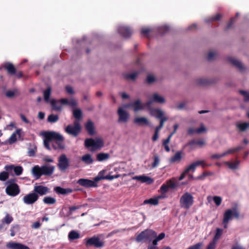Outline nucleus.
Here are the masks:
<instances>
[{
  "instance_id": "obj_1",
  "label": "nucleus",
  "mask_w": 249,
  "mask_h": 249,
  "mask_svg": "<svg viewBox=\"0 0 249 249\" xmlns=\"http://www.w3.org/2000/svg\"><path fill=\"white\" fill-rule=\"evenodd\" d=\"M42 136L44 137V145L45 147L51 150L50 142H52V147L54 150H63L65 148L64 137L59 133L54 131L43 132Z\"/></svg>"
},
{
  "instance_id": "obj_2",
  "label": "nucleus",
  "mask_w": 249,
  "mask_h": 249,
  "mask_svg": "<svg viewBox=\"0 0 249 249\" xmlns=\"http://www.w3.org/2000/svg\"><path fill=\"white\" fill-rule=\"evenodd\" d=\"M54 170V167L53 166L43 165L39 167L38 165H36L32 168V172L36 178L38 179L43 175L46 176L52 175Z\"/></svg>"
},
{
  "instance_id": "obj_3",
  "label": "nucleus",
  "mask_w": 249,
  "mask_h": 249,
  "mask_svg": "<svg viewBox=\"0 0 249 249\" xmlns=\"http://www.w3.org/2000/svg\"><path fill=\"white\" fill-rule=\"evenodd\" d=\"M194 202L193 196L190 193L186 192L180 198V206L182 208L188 210L193 206Z\"/></svg>"
},
{
  "instance_id": "obj_4",
  "label": "nucleus",
  "mask_w": 249,
  "mask_h": 249,
  "mask_svg": "<svg viewBox=\"0 0 249 249\" xmlns=\"http://www.w3.org/2000/svg\"><path fill=\"white\" fill-rule=\"evenodd\" d=\"M85 146L88 148L91 147L92 151H95L101 148L104 146V142L102 139L99 138L86 139L85 141Z\"/></svg>"
},
{
  "instance_id": "obj_5",
  "label": "nucleus",
  "mask_w": 249,
  "mask_h": 249,
  "mask_svg": "<svg viewBox=\"0 0 249 249\" xmlns=\"http://www.w3.org/2000/svg\"><path fill=\"white\" fill-rule=\"evenodd\" d=\"M84 244L87 248L94 247L96 248H102L105 245L104 242L101 240L98 236L95 235L89 238H85Z\"/></svg>"
},
{
  "instance_id": "obj_6",
  "label": "nucleus",
  "mask_w": 249,
  "mask_h": 249,
  "mask_svg": "<svg viewBox=\"0 0 249 249\" xmlns=\"http://www.w3.org/2000/svg\"><path fill=\"white\" fill-rule=\"evenodd\" d=\"M2 68L7 71V73L10 76H15L20 79L23 76L22 71H17L13 64L11 62H5L2 65Z\"/></svg>"
},
{
  "instance_id": "obj_7",
  "label": "nucleus",
  "mask_w": 249,
  "mask_h": 249,
  "mask_svg": "<svg viewBox=\"0 0 249 249\" xmlns=\"http://www.w3.org/2000/svg\"><path fill=\"white\" fill-rule=\"evenodd\" d=\"M157 236V233L152 230H145L139 233L137 237L136 241L138 242L151 241Z\"/></svg>"
},
{
  "instance_id": "obj_8",
  "label": "nucleus",
  "mask_w": 249,
  "mask_h": 249,
  "mask_svg": "<svg viewBox=\"0 0 249 249\" xmlns=\"http://www.w3.org/2000/svg\"><path fill=\"white\" fill-rule=\"evenodd\" d=\"M233 216L237 219L239 218V213L238 212L237 209L236 208H234L233 210H227L224 213L223 220V224L228 223L229 221L232 219Z\"/></svg>"
},
{
  "instance_id": "obj_9",
  "label": "nucleus",
  "mask_w": 249,
  "mask_h": 249,
  "mask_svg": "<svg viewBox=\"0 0 249 249\" xmlns=\"http://www.w3.org/2000/svg\"><path fill=\"white\" fill-rule=\"evenodd\" d=\"M66 132L74 136H77L81 131V126L78 121H74L73 125L69 124L65 128Z\"/></svg>"
},
{
  "instance_id": "obj_10",
  "label": "nucleus",
  "mask_w": 249,
  "mask_h": 249,
  "mask_svg": "<svg viewBox=\"0 0 249 249\" xmlns=\"http://www.w3.org/2000/svg\"><path fill=\"white\" fill-rule=\"evenodd\" d=\"M98 181H96L95 177L93 180L87 178H80L77 181V183L80 185L87 188L97 187Z\"/></svg>"
},
{
  "instance_id": "obj_11",
  "label": "nucleus",
  "mask_w": 249,
  "mask_h": 249,
  "mask_svg": "<svg viewBox=\"0 0 249 249\" xmlns=\"http://www.w3.org/2000/svg\"><path fill=\"white\" fill-rule=\"evenodd\" d=\"M20 189L18 184H11L7 185L5 192L6 194L11 196H15L20 193Z\"/></svg>"
},
{
  "instance_id": "obj_12",
  "label": "nucleus",
  "mask_w": 249,
  "mask_h": 249,
  "mask_svg": "<svg viewBox=\"0 0 249 249\" xmlns=\"http://www.w3.org/2000/svg\"><path fill=\"white\" fill-rule=\"evenodd\" d=\"M38 198L39 196L36 193H30L23 197V201L27 205H32L35 203Z\"/></svg>"
},
{
  "instance_id": "obj_13",
  "label": "nucleus",
  "mask_w": 249,
  "mask_h": 249,
  "mask_svg": "<svg viewBox=\"0 0 249 249\" xmlns=\"http://www.w3.org/2000/svg\"><path fill=\"white\" fill-rule=\"evenodd\" d=\"M69 166V160L65 154H62L58 159V167L60 170L65 171Z\"/></svg>"
},
{
  "instance_id": "obj_14",
  "label": "nucleus",
  "mask_w": 249,
  "mask_h": 249,
  "mask_svg": "<svg viewBox=\"0 0 249 249\" xmlns=\"http://www.w3.org/2000/svg\"><path fill=\"white\" fill-rule=\"evenodd\" d=\"M117 31L122 36L125 38L130 37L133 33L130 28L124 26H119Z\"/></svg>"
},
{
  "instance_id": "obj_15",
  "label": "nucleus",
  "mask_w": 249,
  "mask_h": 249,
  "mask_svg": "<svg viewBox=\"0 0 249 249\" xmlns=\"http://www.w3.org/2000/svg\"><path fill=\"white\" fill-rule=\"evenodd\" d=\"M34 193H36L38 196H42L49 193V189L42 185H36L34 188Z\"/></svg>"
},
{
  "instance_id": "obj_16",
  "label": "nucleus",
  "mask_w": 249,
  "mask_h": 249,
  "mask_svg": "<svg viewBox=\"0 0 249 249\" xmlns=\"http://www.w3.org/2000/svg\"><path fill=\"white\" fill-rule=\"evenodd\" d=\"M6 246L9 249H30L29 247L24 244L14 242L7 243Z\"/></svg>"
},
{
  "instance_id": "obj_17",
  "label": "nucleus",
  "mask_w": 249,
  "mask_h": 249,
  "mask_svg": "<svg viewBox=\"0 0 249 249\" xmlns=\"http://www.w3.org/2000/svg\"><path fill=\"white\" fill-rule=\"evenodd\" d=\"M118 114L119 115V122H126L129 119V114L122 107H119L118 110Z\"/></svg>"
},
{
  "instance_id": "obj_18",
  "label": "nucleus",
  "mask_w": 249,
  "mask_h": 249,
  "mask_svg": "<svg viewBox=\"0 0 249 249\" xmlns=\"http://www.w3.org/2000/svg\"><path fill=\"white\" fill-rule=\"evenodd\" d=\"M4 169L7 172H11L12 170H14V173L17 176L20 175L23 172V168L21 166L6 165L5 166Z\"/></svg>"
},
{
  "instance_id": "obj_19",
  "label": "nucleus",
  "mask_w": 249,
  "mask_h": 249,
  "mask_svg": "<svg viewBox=\"0 0 249 249\" xmlns=\"http://www.w3.org/2000/svg\"><path fill=\"white\" fill-rule=\"evenodd\" d=\"M133 179L140 181L142 183H146L148 184H152L153 182V179L150 177L144 175L135 176L133 177Z\"/></svg>"
},
{
  "instance_id": "obj_20",
  "label": "nucleus",
  "mask_w": 249,
  "mask_h": 249,
  "mask_svg": "<svg viewBox=\"0 0 249 249\" xmlns=\"http://www.w3.org/2000/svg\"><path fill=\"white\" fill-rule=\"evenodd\" d=\"M235 126L239 132H244L249 128V122H236Z\"/></svg>"
},
{
  "instance_id": "obj_21",
  "label": "nucleus",
  "mask_w": 249,
  "mask_h": 249,
  "mask_svg": "<svg viewBox=\"0 0 249 249\" xmlns=\"http://www.w3.org/2000/svg\"><path fill=\"white\" fill-rule=\"evenodd\" d=\"M85 129L90 135H93L95 134L94 126L93 123L90 120H89L86 123Z\"/></svg>"
},
{
  "instance_id": "obj_22",
  "label": "nucleus",
  "mask_w": 249,
  "mask_h": 249,
  "mask_svg": "<svg viewBox=\"0 0 249 249\" xmlns=\"http://www.w3.org/2000/svg\"><path fill=\"white\" fill-rule=\"evenodd\" d=\"M50 103L53 110L60 111L61 110L62 104L61 103V99L59 100L52 99Z\"/></svg>"
},
{
  "instance_id": "obj_23",
  "label": "nucleus",
  "mask_w": 249,
  "mask_h": 249,
  "mask_svg": "<svg viewBox=\"0 0 249 249\" xmlns=\"http://www.w3.org/2000/svg\"><path fill=\"white\" fill-rule=\"evenodd\" d=\"M54 191L57 194H61L63 195L71 193L73 191V190L71 188H63L60 186L55 187L54 188Z\"/></svg>"
},
{
  "instance_id": "obj_24",
  "label": "nucleus",
  "mask_w": 249,
  "mask_h": 249,
  "mask_svg": "<svg viewBox=\"0 0 249 249\" xmlns=\"http://www.w3.org/2000/svg\"><path fill=\"white\" fill-rule=\"evenodd\" d=\"M182 151H177L175 154L170 159V162L175 163L176 162H180L182 159Z\"/></svg>"
},
{
  "instance_id": "obj_25",
  "label": "nucleus",
  "mask_w": 249,
  "mask_h": 249,
  "mask_svg": "<svg viewBox=\"0 0 249 249\" xmlns=\"http://www.w3.org/2000/svg\"><path fill=\"white\" fill-rule=\"evenodd\" d=\"M150 113L151 116L158 119L160 118L163 116V112L161 110L157 108H151Z\"/></svg>"
},
{
  "instance_id": "obj_26",
  "label": "nucleus",
  "mask_w": 249,
  "mask_h": 249,
  "mask_svg": "<svg viewBox=\"0 0 249 249\" xmlns=\"http://www.w3.org/2000/svg\"><path fill=\"white\" fill-rule=\"evenodd\" d=\"M229 61L240 71H242L245 69V68L243 66L242 63L238 60H236L232 57H230L229 58Z\"/></svg>"
},
{
  "instance_id": "obj_27",
  "label": "nucleus",
  "mask_w": 249,
  "mask_h": 249,
  "mask_svg": "<svg viewBox=\"0 0 249 249\" xmlns=\"http://www.w3.org/2000/svg\"><path fill=\"white\" fill-rule=\"evenodd\" d=\"M61 103L63 105H67L72 107H74L77 106V102L73 99L69 100L66 98H62L61 99Z\"/></svg>"
},
{
  "instance_id": "obj_28",
  "label": "nucleus",
  "mask_w": 249,
  "mask_h": 249,
  "mask_svg": "<svg viewBox=\"0 0 249 249\" xmlns=\"http://www.w3.org/2000/svg\"><path fill=\"white\" fill-rule=\"evenodd\" d=\"M81 160L86 164H90L93 163L94 160L91 155L89 154H87L83 156L81 158Z\"/></svg>"
},
{
  "instance_id": "obj_29",
  "label": "nucleus",
  "mask_w": 249,
  "mask_h": 249,
  "mask_svg": "<svg viewBox=\"0 0 249 249\" xmlns=\"http://www.w3.org/2000/svg\"><path fill=\"white\" fill-rule=\"evenodd\" d=\"M109 157V154L108 153H100L96 155V160L100 162L107 160Z\"/></svg>"
},
{
  "instance_id": "obj_30",
  "label": "nucleus",
  "mask_w": 249,
  "mask_h": 249,
  "mask_svg": "<svg viewBox=\"0 0 249 249\" xmlns=\"http://www.w3.org/2000/svg\"><path fill=\"white\" fill-rule=\"evenodd\" d=\"M130 106L133 107L134 111H137L143 108V106L140 100H137L134 102L130 104Z\"/></svg>"
},
{
  "instance_id": "obj_31",
  "label": "nucleus",
  "mask_w": 249,
  "mask_h": 249,
  "mask_svg": "<svg viewBox=\"0 0 249 249\" xmlns=\"http://www.w3.org/2000/svg\"><path fill=\"white\" fill-rule=\"evenodd\" d=\"M161 196H159L155 198H151L149 199H146L144 201V204H150L153 205H157L159 204V200L160 198H161Z\"/></svg>"
},
{
  "instance_id": "obj_32",
  "label": "nucleus",
  "mask_w": 249,
  "mask_h": 249,
  "mask_svg": "<svg viewBox=\"0 0 249 249\" xmlns=\"http://www.w3.org/2000/svg\"><path fill=\"white\" fill-rule=\"evenodd\" d=\"M119 175H116L114 176L111 175H107L106 176H97L96 177V181H100L102 179H108L109 180H111L115 178H117L119 177Z\"/></svg>"
},
{
  "instance_id": "obj_33",
  "label": "nucleus",
  "mask_w": 249,
  "mask_h": 249,
  "mask_svg": "<svg viewBox=\"0 0 249 249\" xmlns=\"http://www.w3.org/2000/svg\"><path fill=\"white\" fill-rule=\"evenodd\" d=\"M134 123L139 125L143 124L148 125L149 124L148 121L144 117H136L134 120Z\"/></svg>"
},
{
  "instance_id": "obj_34",
  "label": "nucleus",
  "mask_w": 249,
  "mask_h": 249,
  "mask_svg": "<svg viewBox=\"0 0 249 249\" xmlns=\"http://www.w3.org/2000/svg\"><path fill=\"white\" fill-rule=\"evenodd\" d=\"M244 147L243 146H237V147H236L235 148L229 149L227 151L223 152V154H224V157L227 156V155L231 154H233L234 153L238 152L240 150H241L243 149H244Z\"/></svg>"
},
{
  "instance_id": "obj_35",
  "label": "nucleus",
  "mask_w": 249,
  "mask_h": 249,
  "mask_svg": "<svg viewBox=\"0 0 249 249\" xmlns=\"http://www.w3.org/2000/svg\"><path fill=\"white\" fill-rule=\"evenodd\" d=\"M20 135V130L18 129L16 131V133H13L10 138L8 139V142L9 144H11L14 143L17 141V135L16 134Z\"/></svg>"
},
{
  "instance_id": "obj_36",
  "label": "nucleus",
  "mask_w": 249,
  "mask_h": 249,
  "mask_svg": "<svg viewBox=\"0 0 249 249\" xmlns=\"http://www.w3.org/2000/svg\"><path fill=\"white\" fill-rule=\"evenodd\" d=\"M152 99L154 102L157 103H163L165 101L164 98L157 93L153 94Z\"/></svg>"
},
{
  "instance_id": "obj_37",
  "label": "nucleus",
  "mask_w": 249,
  "mask_h": 249,
  "mask_svg": "<svg viewBox=\"0 0 249 249\" xmlns=\"http://www.w3.org/2000/svg\"><path fill=\"white\" fill-rule=\"evenodd\" d=\"M222 15L221 14L217 13L215 16H212L205 20L206 22H212L214 21L219 20L222 18Z\"/></svg>"
},
{
  "instance_id": "obj_38",
  "label": "nucleus",
  "mask_w": 249,
  "mask_h": 249,
  "mask_svg": "<svg viewBox=\"0 0 249 249\" xmlns=\"http://www.w3.org/2000/svg\"><path fill=\"white\" fill-rule=\"evenodd\" d=\"M68 237L70 240H73L79 238L80 234L78 232L72 231L69 232Z\"/></svg>"
},
{
  "instance_id": "obj_39",
  "label": "nucleus",
  "mask_w": 249,
  "mask_h": 249,
  "mask_svg": "<svg viewBox=\"0 0 249 249\" xmlns=\"http://www.w3.org/2000/svg\"><path fill=\"white\" fill-rule=\"evenodd\" d=\"M240 163V161L236 160L234 162H230L229 161L225 162V164L227 165L229 168L231 169H236L237 168L238 165Z\"/></svg>"
},
{
  "instance_id": "obj_40",
  "label": "nucleus",
  "mask_w": 249,
  "mask_h": 249,
  "mask_svg": "<svg viewBox=\"0 0 249 249\" xmlns=\"http://www.w3.org/2000/svg\"><path fill=\"white\" fill-rule=\"evenodd\" d=\"M18 94V91L17 89H15L14 90H8L5 92V95L8 98H13L16 95Z\"/></svg>"
},
{
  "instance_id": "obj_41",
  "label": "nucleus",
  "mask_w": 249,
  "mask_h": 249,
  "mask_svg": "<svg viewBox=\"0 0 249 249\" xmlns=\"http://www.w3.org/2000/svg\"><path fill=\"white\" fill-rule=\"evenodd\" d=\"M43 201L45 204L51 205L55 203L56 199L51 196H47L43 198Z\"/></svg>"
},
{
  "instance_id": "obj_42",
  "label": "nucleus",
  "mask_w": 249,
  "mask_h": 249,
  "mask_svg": "<svg viewBox=\"0 0 249 249\" xmlns=\"http://www.w3.org/2000/svg\"><path fill=\"white\" fill-rule=\"evenodd\" d=\"M51 93V88L50 87H48L47 89L43 91L44 98L46 102L49 101Z\"/></svg>"
},
{
  "instance_id": "obj_43",
  "label": "nucleus",
  "mask_w": 249,
  "mask_h": 249,
  "mask_svg": "<svg viewBox=\"0 0 249 249\" xmlns=\"http://www.w3.org/2000/svg\"><path fill=\"white\" fill-rule=\"evenodd\" d=\"M222 232H223L222 229H221L219 228H217L216 230V233H215V234L213 238V241H214V242L216 243V242L217 241V240L220 239V238L222 234Z\"/></svg>"
},
{
  "instance_id": "obj_44",
  "label": "nucleus",
  "mask_w": 249,
  "mask_h": 249,
  "mask_svg": "<svg viewBox=\"0 0 249 249\" xmlns=\"http://www.w3.org/2000/svg\"><path fill=\"white\" fill-rule=\"evenodd\" d=\"M169 30V28L167 26H163L158 27L157 30L158 32L160 35H164L167 33Z\"/></svg>"
},
{
  "instance_id": "obj_45",
  "label": "nucleus",
  "mask_w": 249,
  "mask_h": 249,
  "mask_svg": "<svg viewBox=\"0 0 249 249\" xmlns=\"http://www.w3.org/2000/svg\"><path fill=\"white\" fill-rule=\"evenodd\" d=\"M73 115L75 119L80 120L82 116L81 110L78 108L74 109L73 111Z\"/></svg>"
},
{
  "instance_id": "obj_46",
  "label": "nucleus",
  "mask_w": 249,
  "mask_h": 249,
  "mask_svg": "<svg viewBox=\"0 0 249 249\" xmlns=\"http://www.w3.org/2000/svg\"><path fill=\"white\" fill-rule=\"evenodd\" d=\"M13 217L10 216L9 214H7L2 219V223L1 224L6 223L7 224H9L13 221Z\"/></svg>"
},
{
  "instance_id": "obj_47",
  "label": "nucleus",
  "mask_w": 249,
  "mask_h": 249,
  "mask_svg": "<svg viewBox=\"0 0 249 249\" xmlns=\"http://www.w3.org/2000/svg\"><path fill=\"white\" fill-rule=\"evenodd\" d=\"M59 120V117L57 115L51 114L48 117V121L50 123H55Z\"/></svg>"
},
{
  "instance_id": "obj_48",
  "label": "nucleus",
  "mask_w": 249,
  "mask_h": 249,
  "mask_svg": "<svg viewBox=\"0 0 249 249\" xmlns=\"http://www.w3.org/2000/svg\"><path fill=\"white\" fill-rule=\"evenodd\" d=\"M19 230V227L18 225L13 226L10 229V235L11 236H14L16 235V232Z\"/></svg>"
},
{
  "instance_id": "obj_49",
  "label": "nucleus",
  "mask_w": 249,
  "mask_h": 249,
  "mask_svg": "<svg viewBox=\"0 0 249 249\" xmlns=\"http://www.w3.org/2000/svg\"><path fill=\"white\" fill-rule=\"evenodd\" d=\"M9 172L2 171L0 173V180L4 181L9 178Z\"/></svg>"
},
{
  "instance_id": "obj_50",
  "label": "nucleus",
  "mask_w": 249,
  "mask_h": 249,
  "mask_svg": "<svg viewBox=\"0 0 249 249\" xmlns=\"http://www.w3.org/2000/svg\"><path fill=\"white\" fill-rule=\"evenodd\" d=\"M212 82L207 79L200 78L197 80V83L201 86L208 85L211 84Z\"/></svg>"
},
{
  "instance_id": "obj_51",
  "label": "nucleus",
  "mask_w": 249,
  "mask_h": 249,
  "mask_svg": "<svg viewBox=\"0 0 249 249\" xmlns=\"http://www.w3.org/2000/svg\"><path fill=\"white\" fill-rule=\"evenodd\" d=\"M138 72H135L130 74H126L124 75V77L126 79L135 80L138 75Z\"/></svg>"
},
{
  "instance_id": "obj_52",
  "label": "nucleus",
  "mask_w": 249,
  "mask_h": 249,
  "mask_svg": "<svg viewBox=\"0 0 249 249\" xmlns=\"http://www.w3.org/2000/svg\"><path fill=\"white\" fill-rule=\"evenodd\" d=\"M213 175V173L211 172H204L201 175L197 177V178L199 179H203L206 177L212 176Z\"/></svg>"
},
{
  "instance_id": "obj_53",
  "label": "nucleus",
  "mask_w": 249,
  "mask_h": 249,
  "mask_svg": "<svg viewBox=\"0 0 249 249\" xmlns=\"http://www.w3.org/2000/svg\"><path fill=\"white\" fill-rule=\"evenodd\" d=\"M239 92L244 96V100L245 102H249V93L248 92L246 91L243 90H240Z\"/></svg>"
},
{
  "instance_id": "obj_54",
  "label": "nucleus",
  "mask_w": 249,
  "mask_h": 249,
  "mask_svg": "<svg viewBox=\"0 0 249 249\" xmlns=\"http://www.w3.org/2000/svg\"><path fill=\"white\" fill-rule=\"evenodd\" d=\"M160 162L159 157L158 155H155L154 157V162L152 164L153 168H155L159 165Z\"/></svg>"
},
{
  "instance_id": "obj_55",
  "label": "nucleus",
  "mask_w": 249,
  "mask_h": 249,
  "mask_svg": "<svg viewBox=\"0 0 249 249\" xmlns=\"http://www.w3.org/2000/svg\"><path fill=\"white\" fill-rule=\"evenodd\" d=\"M235 20V18H231L230 19L229 23H228V24L225 28L226 31H227L228 30H229L232 27V25L234 23Z\"/></svg>"
},
{
  "instance_id": "obj_56",
  "label": "nucleus",
  "mask_w": 249,
  "mask_h": 249,
  "mask_svg": "<svg viewBox=\"0 0 249 249\" xmlns=\"http://www.w3.org/2000/svg\"><path fill=\"white\" fill-rule=\"evenodd\" d=\"M195 170L196 168L195 167V165H194V164L192 163L186 168L185 169V173H187L188 174L190 171L194 172H195Z\"/></svg>"
},
{
  "instance_id": "obj_57",
  "label": "nucleus",
  "mask_w": 249,
  "mask_h": 249,
  "mask_svg": "<svg viewBox=\"0 0 249 249\" xmlns=\"http://www.w3.org/2000/svg\"><path fill=\"white\" fill-rule=\"evenodd\" d=\"M213 200L214 202L215 205L218 206L221 204L222 198L220 196H214L213 197Z\"/></svg>"
},
{
  "instance_id": "obj_58",
  "label": "nucleus",
  "mask_w": 249,
  "mask_h": 249,
  "mask_svg": "<svg viewBox=\"0 0 249 249\" xmlns=\"http://www.w3.org/2000/svg\"><path fill=\"white\" fill-rule=\"evenodd\" d=\"M160 190L162 194L166 193L169 190V188L166 183L163 184L160 188Z\"/></svg>"
},
{
  "instance_id": "obj_59",
  "label": "nucleus",
  "mask_w": 249,
  "mask_h": 249,
  "mask_svg": "<svg viewBox=\"0 0 249 249\" xmlns=\"http://www.w3.org/2000/svg\"><path fill=\"white\" fill-rule=\"evenodd\" d=\"M203 246V243L199 242L193 246H190L187 249H201Z\"/></svg>"
},
{
  "instance_id": "obj_60",
  "label": "nucleus",
  "mask_w": 249,
  "mask_h": 249,
  "mask_svg": "<svg viewBox=\"0 0 249 249\" xmlns=\"http://www.w3.org/2000/svg\"><path fill=\"white\" fill-rule=\"evenodd\" d=\"M166 184H167L169 189H174L176 187L175 183L171 180L167 181Z\"/></svg>"
},
{
  "instance_id": "obj_61",
  "label": "nucleus",
  "mask_w": 249,
  "mask_h": 249,
  "mask_svg": "<svg viewBox=\"0 0 249 249\" xmlns=\"http://www.w3.org/2000/svg\"><path fill=\"white\" fill-rule=\"evenodd\" d=\"M224 157V154L223 153L221 154H213L211 156L210 158L211 159L215 160L219 159Z\"/></svg>"
},
{
  "instance_id": "obj_62",
  "label": "nucleus",
  "mask_w": 249,
  "mask_h": 249,
  "mask_svg": "<svg viewBox=\"0 0 249 249\" xmlns=\"http://www.w3.org/2000/svg\"><path fill=\"white\" fill-rule=\"evenodd\" d=\"M151 30L149 28H143L141 30V34L144 36H147L148 34L150 32Z\"/></svg>"
},
{
  "instance_id": "obj_63",
  "label": "nucleus",
  "mask_w": 249,
  "mask_h": 249,
  "mask_svg": "<svg viewBox=\"0 0 249 249\" xmlns=\"http://www.w3.org/2000/svg\"><path fill=\"white\" fill-rule=\"evenodd\" d=\"M36 148H30L28 151V155L30 157H34L35 155Z\"/></svg>"
},
{
  "instance_id": "obj_64",
  "label": "nucleus",
  "mask_w": 249,
  "mask_h": 249,
  "mask_svg": "<svg viewBox=\"0 0 249 249\" xmlns=\"http://www.w3.org/2000/svg\"><path fill=\"white\" fill-rule=\"evenodd\" d=\"M155 81V78L154 76L148 75L147 77L146 81L148 84H151Z\"/></svg>"
}]
</instances>
